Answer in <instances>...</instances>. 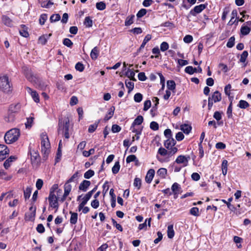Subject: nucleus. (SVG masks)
Here are the masks:
<instances>
[{
    "label": "nucleus",
    "mask_w": 251,
    "mask_h": 251,
    "mask_svg": "<svg viewBox=\"0 0 251 251\" xmlns=\"http://www.w3.org/2000/svg\"><path fill=\"white\" fill-rule=\"evenodd\" d=\"M78 172H75L65 183L64 192L62 189L58 188L57 184H53L50 190L48 200L50 204H57L58 202L68 204L72 201L70 193L72 186L70 184L72 182H77Z\"/></svg>",
    "instance_id": "nucleus-1"
},
{
    "label": "nucleus",
    "mask_w": 251,
    "mask_h": 251,
    "mask_svg": "<svg viewBox=\"0 0 251 251\" xmlns=\"http://www.w3.org/2000/svg\"><path fill=\"white\" fill-rule=\"evenodd\" d=\"M70 127V120L68 117H66L64 119L59 118L58 124V133L62 134L64 136L65 138L69 139L70 138V134L69 133Z\"/></svg>",
    "instance_id": "nucleus-2"
},
{
    "label": "nucleus",
    "mask_w": 251,
    "mask_h": 251,
    "mask_svg": "<svg viewBox=\"0 0 251 251\" xmlns=\"http://www.w3.org/2000/svg\"><path fill=\"white\" fill-rule=\"evenodd\" d=\"M41 152L43 155V159L46 160L50 153V148L49 139L46 133L43 132L41 134Z\"/></svg>",
    "instance_id": "nucleus-3"
},
{
    "label": "nucleus",
    "mask_w": 251,
    "mask_h": 251,
    "mask_svg": "<svg viewBox=\"0 0 251 251\" xmlns=\"http://www.w3.org/2000/svg\"><path fill=\"white\" fill-rule=\"evenodd\" d=\"M20 135V130L13 128L7 131L4 136V140L6 144H12L18 140Z\"/></svg>",
    "instance_id": "nucleus-4"
},
{
    "label": "nucleus",
    "mask_w": 251,
    "mask_h": 251,
    "mask_svg": "<svg viewBox=\"0 0 251 251\" xmlns=\"http://www.w3.org/2000/svg\"><path fill=\"white\" fill-rule=\"evenodd\" d=\"M0 89L4 93H8L11 91V87L6 75L0 77Z\"/></svg>",
    "instance_id": "nucleus-5"
},
{
    "label": "nucleus",
    "mask_w": 251,
    "mask_h": 251,
    "mask_svg": "<svg viewBox=\"0 0 251 251\" xmlns=\"http://www.w3.org/2000/svg\"><path fill=\"white\" fill-rule=\"evenodd\" d=\"M97 188L98 186H96L92 190L89 191L84 196H83V195L78 196L77 198V201L78 202L79 204H86L91 198L93 193L96 191Z\"/></svg>",
    "instance_id": "nucleus-6"
},
{
    "label": "nucleus",
    "mask_w": 251,
    "mask_h": 251,
    "mask_svg": "<svg viewBox=\"0 0 251 251\" xmlns=\"http://www.w3.org/2000/svg\"><path fill=\"white\" fill-rule=\"evenodd\" d=\"M97 188L98 186H96L92 190L89 191L84 196H83V195L78 196L77 198V201L78 202L79 204H86L91 198L93 193L96 191Z\"/></svg>",
    "instance_id": "nucleus-7"
},
{
    "label": "nucleus",
    "mask_w": 251,
    "mask_h": 251,
    "mask_svg": "<svg viewBox=\"0 0 251 251\" xmlns=\"http://www.w3.org/2000/svg\"><path fill=\"white\" fill-rule=\"evenodd\" d=\"M36 207L31 206L29 209V211L26 212L25 215V221H33L36 215Z\"/></svg>",
    "instance_id": "nucleus-8"
},
{
    "label": "nucleus",
    "mask_w": 251,
    "mask_h": 251,
    "mask_svg": "<svg viewBox=\"0 0 251 251\" xmlns=\"http://www.w3.org/2000/svg\"><path fill=\"white\" fill-rule=\"evenodd\" d=\"M30 159L33 165H37L40 162V156L37 151L30 149Z\"/></svg>",
    "instance_id": "nucleus-9"
},
{
    "label": "nucleus",
    "mask_w": 251,
    "mask_h": 251,
    "mask_svg": "<svg viewBox=\"0 0 251 251\" xmlns=\"http://www.w3.org/2000/svg\"><path fill=\"white\" fill-rule=\"evenodd\" d=\"M207 4H201L197 5L190 11V14L192 16H195L197 14L201 13L202 11L206 8Z\"/></svg>",
    "instance_id": "nucleus-10"
},
{
    "label": "nucleus",
    "mask_w": 251,
    "mask_h": 251,
    "mask_svg": "<svg viewBox=\"0 0 251 251\" xmlns=\"http://www.w3.org/2000/svg\"><path fill=\"white\" fill-rule=\"evenodd\" d=\"M9 152V149L5 145L0 144V161L6 158Z\"/></svg>",
    "instance_id": "nucleus-11"
},
{
    "label": "nucleus",
    "mask_w": 251,
    "mask_h": 251,
    "mask_svg": "<svg viewBox=\"0 0 251 251\" xmlns=\"http://www.w3.org/2000/svg\"><path fill=\"white\" fill-rule=\"evenodd\" d=\"M227 207L232 211H233L236 215H239L244 212V210L240 208V205H237L236 207L234 205H227Z\"/></svg>",
    "instance_id": "nucleus-12"
},
{
    "label": "nucleus",
    "mask_w": 251,
    "mask_h": 251,
    "mask_svg": "<svg viewBox=\"0 0 251 251\" xmlns=\"http://www.w3.org/2000/svg\"><path fill=\"white\" fill-rule=\"evenodd\" d=\"M190 159V156H188L187 157H186L184 155H179L177 158L176 159L175 162L180 164V163H185L184 166H186L187 165L189 159Z\"/></svg>",
    "instance_id": "nucleus-13"
},
{
    "label": "nucleus",
    "mask_w": 251,
    "mask_h": 251,
    "mask_svg": "<svg viewBox=\"0 0 251 251\" xmlns=\"http://www.w3.org/2000/svg\"><path fill=\"white\" fill-rule=\"evenodd\" d=\"M171 190L173 192L174 195V198L175 199L176 198L178 194L181 190L180 185L176 182L174 183L172 186Z\"/></svg>",
    "instance_id": "nucleus-14"
},
{
    "label": "nucleus",
    "mask_w": 251,
    "mask_h": 251,
    "mask_svg": "<svg viewBox=\"0 0 251 251\" xmlns=\"http://www.w3.org/2000/svg\"><path fill=\"white\" fill-rule=\"evenodd\" d=\"M208 99H210L211 100L215 103L219 102L221 101L222 99L221 94L218 91H216Z\"/></svg>",
    "instance_id": "nucleus-15"
},
{
    "label": "nucleus",
    "mask_w": 251,
    "mask_h": 251,
    "mask_svg": "<svg viewBox=\"0 0 251 251\" xmlns=\"http://www.w3.org/2000/svg\"><path fill=\"white\" fill-rule=\"evenodd\" d=\"M27 92L30 94L31 96L32 97V99L36 102H39V97L37 93L35 91H33L29 87L26 88Z\"/></svg>",
    "instance_id": "nucleus-16"
},
{
    "label": "nucleus",
    "mask_w": 251,
    "mask_h": 251,
    "mask_svg": "<svg viewBox=\"0 0 251 251\" xmlns=\"http://www.w3.org/2000/svg\"><path fill=\"white\" fill-rule=\"evenodd\" d=\"M154 174L155 171L152 169H151L148 171L145 177L146 181L147 183H150L151 182L154 176Z\"/></svg>",
    "instance_id": "nucleus-17"
},
{
    "label": "nucleus",
    "mask_w": 251,
    "mask_h": 251,
    "mask_svg": "<svg viewBox=\"0 0 251 251\" xmlns=\"http://www.w3.org/2000/svg\"><path fill=\"white\" fill-rule=\"evenodd\" d=\"M91 182L90 181L84 180L80 184L79 186V189L83 192H86L87 190L88 187L90 185Z\"/></svg>",
    "instance_id": "nucleus-18"
},
{
    "label": "nucleus",
    "mask_w": 251,
    "mask_h": 251,
    "mask_svg": "<svg viewBox=\"0 0 251 251\" xmlns=\"http://www.w3.org/2000/svg\"><path fill=\"white\" fill-rule=\"evenodd\" d=\"M21 109V105L19 103L11 104L9 107L8 111L10 112L17 114Z\"/></svg>",
    "instance_id": "nucleus-19"
},
{
    "label": "nucleus",
    "mask_w": 251,
    "mask_h": 251,
    "mask_svg": "<svg viewBox=\"0 0 251 251\" xmlns=\"http://www.w3.org/2000/svg\"><path fill=\"white\" fill-rule=\"evenodd\" d=\"M176 144V141L173 138L168 139L164 142V146L168 150H170L171 148L174 147Z\"/></svg>",
    "instance_id": "nucleus-20"
},
{
    "label": "nucleus",
    "mask_w": 251,
    "mask_h": 251,
    "mask_svg": "<svg viewBox=\"0 0 251 251\" xmlns=\"http://www.w3.org/2000/svg\"><path fill=\"white\" fill-rule=\"evenodd\" d=\"M100 50L97 47H94L90 53V56L93 60H96L99 54Z\"/></svg>",
    "instance_id": "nucleus-21"
},
{
    "label": "nucleus",
    "mask_w": 251,
    "mask_h": 251,
    "mask_svg": "<svg viewBox=\"0 0 251 251\" xmlns=\"http://www.w3.org/2000/svg\"><path fill=\"white\" fill-rule=\"evenodd\" d=\"M175 235L173 225H170L167 227V236L169 238L172 239Z\"/></svg>",
    "instance_id": "nucleus-22"
},
{
    "label": "nucleus",
    "mask_w": 251,
    "mask_h": 251,
    "mask_svg": "<svg viewBox=\"0 0 251 251\" xmlns=\"http://www.w3.org/2000/svg\"><path fill=\"white\" fill-rule=\"evenodd\" d=\"M180 129L183 131V132L186 134H188L192 130V127L190 125L187 124H183L181 125Z\"/></svg>",
    "instance_id": "nucleus-23"
},
{
    "label": "nucleus",
    "mask_w": 251,
    "mask_h": 251,
    "mask_svg": "<svg viewBox=\"0 0 251 251\" xmlns=\"http://www.w3.org/2000/svg\"><path fill=\"white\" fill-rule=\"evenodd\" d=\"M16 114L8 111L7 115L5 117V120L7 122H13L15 119Z\"/></svg>",
    "instance_id": "nucleus-24"
},
{
    "label": "nucleus",
    "mask_w": 251,
    "mask_h": 251,
    "mask_svg": "<svg viewBox=\"0 0 251 251\" xmlns=\"http://www.w3.org/2000/svg\"><path fill=\"white\" fill-rule=\"evenodd\" d=\"M115 109V108L114 106H111L110 109H109L108 113L105 115L104 120L106 121L109 120L110 119H111L112 116H113L114 110Z\"/></svg>",
    "instance_id": "nucleus-25"
},
{
    "label": "nucleus",
    "mask_w": 251,
    "mask_h": 251,
    "mask_svg": "<svg viewBox=\"0 0 251 251\" xmlns=\"http://www.w3.org/2000/svg\"><path fill=\"white\" fill-rule=\"evenodd\" d=\"M71 218L70 219V223L72 225H75L77 223L78 215L77 213L72 212L70 211Z\"/></svg>",
    "instance_id": "nucleus-26"
},
{
    "label": "nucleus",
    "mask_w": 251,
    "mask_h": 251,
    "mask_svg": "<svg viewBox=\"0 0 251 251\" xmlns=\"http://www.w3.org/2000/svg\"><path fill=\"white\" fill-rule=\"evenodd\" d=\"M2 20L5 25L8 26H11L13 25L12 21L7 16H3Z\"/></svg>",
    "instance_id": "nucleus-27"
},
{
    "label": "nucleus",
    "mask_w": 251,
    "mask_h": 251,
    "mask_svg": "<svg viewBox=\"0 0 251 251\" xmlns=\"http://www.w3.org/2000/svg\"><path fill=\"white\" fill-rule=\"evenodd\" d=\"M151 38V36L150 34H147L145 37L144 38V39L143 40V43H142L141 45L140 46V47L139 48L138 50V51H140L141 50H142L145 46L146 44L148 42H149Z\"/></svg>",
    "instance_id": "nucleus-28"
},
{
    "label": "nucleus",
    "mask_w": 251,
    "mask_h": 251,
    "mask_svg": "<svg viewBox=\"0 0 251 251\" xmlns=\"http://www.w3.org/2000/svg\"><path fill=\"white\" fill-rule=\"evenodd\" d=\"M5 197V200L3 201V202H7L8 204H11V201H8L9 199L11 198L10 194L9 193H3L2 194L1 196L0 197V201L2 202V201L3 199V198Z\"/></svg>",
    "instance_id": "nucleus-29"
},
{
    "label": "nucleus",
    "mask_w": 251,
    "mask_h": 251,
    "mask_svg": "<svg viewBox=\"0 0 251 251\" xmlns=\"http://www.w3.org/2000/svg\"><path fill=\"white\" fill-rule=\"evenodd\" d=\"M126 75L130 78V80L136 81V79L134 77L135 73L133 70L130 69H127V71L126 73Z\"/></svg>",
    "instance_id": "nucleus-30"
},
{
    "label": "nucleus",
    "mask_w": 251,
    "mask_h": 251,
    "mask_svg": "<svg viewBox=\"0 0 251 251\" xmlns=\"http://www.w3.org/2000/svg\"><path fill=\"white\" fill-rule=\"evenodd\" d=\"M25 77L27 79H28L31 82H36V78L31 73V72L27 70L26 72H25Z\"/></svg>",
    "instance_id": "nucleus-31"
},
{
    "label": "nucleus",
    "mask_w": 251,
    "mask_h": 251,
    "mask_svg": "<svg viewBox=\"0 0 251 251\" xmlns=\"http://www.w3.org/2000/svg\"><path fill=\"white\" fill-rule=\"evenodd\" d=\"M167 170L164 168H160L157 172V175L162 178H165L167 175Z\"/></svg>",
    "instance_id": "nucleus-32"
},
{
    "label": "nucleus",
    "mask_w": 251,
    "mask_h": 251,
    "mask_svg": "<svg viewBox=\"0 0 251 251\" xmlns=\"http://www.w3.org/2000/svg\"><path fill=\"white\" fill-rule=\"evenodd\" d=\"M144 120V118L142 116L139 115L134 120L133 122L132 123L131 125L136 126V125H140L143 123Z\"/></svg>",
    "instance_id": "nucleus-33"
},
{
    "label": "nucleus",
    "mask_w": 251,
    "mask_h": 251,
    "mask_svg": "<svg viewBox=\"0 0 251 251\" xmlns=\"http://www.w3.org/2000/svg\"><path fill=\"white\" fill-rule=\"evenodd\" d=\"M237 106L242 109H246L249 107V103L244 100H240Z\"/></svg>",
    "instance_id": "nucleus-34"
},
{
    "label": "nucleus",
    "mask_w": 251,
    "mask_h": 251,
    "mask_svg": "<svg viewBox=\"0 0 251 251\" xmlns=\"http://www.w3.org/2000/svg\"><path fill=\"white\" fill-rule=\"evenodd\" d=\"M176 83L174 80H168L167 82V87L168 89L174 91L176 89Z\"/></svg>",
    "instance_id": "nucleus-35"
},
{
    "label": "nucleus",
    "mask_w": 251,
    "mask_h": 251,
    "mask_svg": "<svg viewBox=\"0 0 251 251\" xmlns=\"http://www.w3.org/2000/svg\"><path fill=\"white\" fill-rule=\"evenodd\" d=\"M190 214L191 215L198 217L200 215V212H199V209L197 207H194L190 209L189 211Z\"/></svg>",
    "instance_id": "nucleus-36"
},
{
    "label": "nucleus",
    "mask_w": 251,
    "mask_h": 251,
    "mask_svg": "<svg viewBox=\"0 0 251 251\" xmlns=\"http://www.w3.org/2000/svg\"><path fill=\"white\" fill-rule=\"evenodd\" d=\"M83 24L86 27H90L92 26L93 21L91 20L90 17L88 16L85 17Z\"/></svg>",
    "instance_id": "nucleus-37"
},
{
    "label": "nucleus",
    "mask_w": 251,
    "mask_h": 251,
    "mask_svg": "<svg viewBox=\"0 0 251 251\" xmlns=\"http://www.w3.org/2000/svg\"><path fill=\"white\" fill-rule=\"evenodd\" d=\"M15 159L16 157L13 156H11L9 158L6 159L3 164L5 168L7 169L10 166V163Z\"/></svg>",
    "instance_id": "nucleus-38"
},
{
    "label": "nucleus",
    "mask_w": 251,
    "mask_h": 251,
    "mask_svg": "<svg viewBox=\"0 0 251 251\" xmlns=\"http://www.w3.org/2000/svg\"><path fill=\"white\" fill-rule=\"evenodd\" d=\"M32 192V188L27 187L24 191V198L25 200L29 199Z\"/></svg>",
    "instance_id": "nucleus-39"
},
{
    "label": "nucleus",
    "mask_w": 251,
    "mask_h": 251,
    "mask_svg": "<svg viewBox=\"0 0 251 251\" xmlns=\"http://www.w3.org/2000/svg\"><path fill=\"white\" fill-rule=\"evenodd\" d=\"M185 72L189 75H192L197 72V68L190 66H187L185 69Z\"/></svg>",
    "instance_id": "nucleus-40"
},
{
    "label": "nucleus",
    "mask_w": 251,
    "mask_h": 251,
    "mask_svg": "<svg viewBox=\"0 0 251 251\" xmlns=\"http://www.w3.org/2000/svg\"><path fill=\"white\" fill-rule=\"evenodd\" d=\"M222 169L223 174L224 176L226 175L227 171V161L226 160H224L222 164Z\"/></svg>",
    "instance_id": "nucleus-41"
},
{
    "label": "nucleus",
    "mask_w": 251,
    "mask_h": 251,
    "mask_svg": "<svg viewBox=\"0 0 251 251\" xmlns=\"http://www.w3.org/2000/svg\"><path fill=\"white\" fill-rule=\"evenodd\" d=\"M21 26L22 28L19 30L20 35L24 37H27L29 34L26 29H25V25H22Z\"/></svg>",
    "instance_id": "nucleus-42"
},
{
    "label": "nucleus",
    "mask_w": 251,
    "mask_h": 251,
    "mask_svg": "<svg viewBox=\"0 0 251 251\" xmlns=\"http://www.w3.org/2000/svg\"><path fill=\"white\" fill-rule=\"evenodd\" d=\"M120 165L119 161L116 162L114 166L112 168V171L113 174H117L120 170Z\"/></svg>",
    "instance_id": "nucleus-43"
},
{
    "label": "nucleus",
    "mask_w": 251,
    "mask_h": 251,
    "mask_svg": "<svg viewBox=\"0 0 251 251\" xmlns=\"http://www.w3.org/2000/svg\"><path fill=\"white\" fill-rule=\"evenodd\" d=\"M126 161L127 163H129L133 161L138 162L139 160L135 155H130L127 157Z\"/></svg>",
    "instance_id": "nucleus-44"
},
{
    "label": "nucleus",
    "mask_w": 251,
    "mask_h": 251,
    "mask_svg": "<svg viewBox=\"0 0 251 251\" xmlns=\"http://www.w3.org/2000/svg\"><path fill=\"white\" fill-rule=\"evenodd\" d=\"M60 16L59 14H52L50 19L51 23L56 22L60 20Z\"/></svg>",
    "instance_id": "nucleus-45"
},
{
    "label": "nucleus",
    "mask_w": 251,
    "mask_h": 251,
    "mask_svg": "<svg viewBox=\"0 0 251 251\" xmlns=\"http://www.w3.org/2000/svg\"><path fill=\"white\" fill-rule=\"evenodd\" d=\"M134 18V15H132L130 16H128L126 18L125 25L126 26H129L131 25L133 23V19Z\"/></svg>",
    "instance_id": "nucleus-46"
},
{
    "label": "nucleus",
    "mask_w": 251,
    "mask_h": 251,
    "mask_svg": "<svg viewBox=\"0 0 251 251\" xmlns=\"http://www.w3.org/2000/svg\"><path fill=\"white\" fill-rule=\"evenodd\" d=\"M99 123V121L96 122L94 124L90 125V126H89V128H88V132L89 133L94 132L97 129Z\"/></svg>",
    "instance_id": "nucleus-47"
},
{
    "label": "nucleus",
    "mask_w": 251,
    "mask_h": 251,
    "mask_svg": "<svg viewBox=\"0 0 251 251\" xmlns=\"http://www.w3.org/2000/svg\"><path fill=\"white\" fill-rule=\"evenodd\" d=\"M251 30L248 26H242L241 28V33L243 35H248Z\"/></svg>",
    "instance_id": "nucleus-48"
},
{
    "label": "nucleus",
    "mask_w": 251,
    "mask_h": 251,
    "mask_svg": "<svg viewBox=\"0 0 251 251\" xmlns=\"http://www.w3.org/2000/svg\"><path fill=\"white\" fill-rule=\"evenodd\" d=\"M95 174L94 171L92 170H89L84 174V177L86 179H89Z\"/></svg>",
    "instance_id": "nucleus-49"
},
{
    "label": "nucleus",
    "mask_w": 251,
    "mask_h": 251,
    "mask_svg": "<svg viewBox=\"0 0 251 251\" xmlns=\"http://www.w3.org/2000/svg\"><path fill=\"white\" fill-rule=\"evenodd\" d=\"M53 2H51L50 0L49 1H43L41 3V6L42 7L49 8L50 5H53Z\"/></svg>",
    "instance_id": "nucleus-50"
},
{
    "label": "nucleus",
    "mask_w": 251,
    "mask_h": 251,
    "mask_svg": "<svg viewBox=\"0 0 251 251\" xmlns=\"http://www.w3.org/2000/svg\"><path fill=\"white\" fill-rule=\"evenodd\" d=\"M96 8L99 10H103L106 8V4L103 1L97 2L96 3Z\"/></svg>",
    "instance_id": "nucleus-51"
},
{
    "label": "nucleus",
    "mask_w": 251,
    "mask_h": 251,
    "mask_svg": "<svg viewBox=\"0 0 251 251\" xmlns=\"http://www.w3.org/2000/svg\"><path fill=\"white\" fill-rule=\"evenodd\" d=\"M48 18L47 14H42L40 15L39 18V23L41 25H43Z\"/></svg>",
    "instance_id": "nucleus-52"
},
{
    "label": "nucleus",
    "mask_w": 251,
    "mask_h": 251,
    "mask_svg": "<svg viewBox=\"0 0 251 251\" xmlns=\"http://www.w3.org/2000/svg\"><path fill=\"white\" fill-rule=\"evenodd\" d=\"M34 118L30 117L27 118V122L25 123L26 128H30L32 126Z\"/></svg>",
    "instance_id": "nucleus-53"
},
{
    "label": "nucleus",
    "mask_w": 251,
    "mask_h": 251,
    "mask_svg": "<svg viewBox=\"0 0 251 251\" xmlns=\"http://www.w3.org/2000/svg\"><path fill=\"white\" fill-rule=\"evenodd\" d=\"M234 43L235 38L234 36H232L228 39V41L226 44L227 47L229 48L233 47L234 45Z\"/></svg>",
    "instance_id": "nucleus-54"
},
{
    "label": "nucleus",
    "mask_w": 251,
    "mask_h": 251,
    "mask_svg": "<svg viewBox=\"0 0 251 251\" xmlns=\"http://www.w3.org/2000/svg\"><path fill=\"white\" fill-rule=\"evenodd\" d=\"M63 44L64 45L69 48H72L73 43L72 41L69 38H65L63 41Z\"/></svg>",
    "instance_id": "nucleus-55"
},
{
    "label": "nucleus",
    "mask_w": 251,
    "mask_h": 251,
    "mask_svg": "<svg viewBox=\"0 0 251 251\" xmlns=\"http://www.w3.org/2000/svg\"><path fill=\"white\" fill-rule=\"evenodd\" d=\"M142 99L143 96L141 93H138L135 94L134 96V100L135 102H140L142 101Z\"/></svg>",
    "instance_id": "nucleus-56"
},
{
    "label": "nucleus",
    "mask_w": 251,
    "mask_h": 251,
    "mask_svg": "<svg viewBox=\"0 0 251 251\" xmlns=\"http://www.w3.org/2000/svg\"><path fill=\"white\" fill-rule=\"evenodd\" d=\"M95 152V149L92 148L89 150V151H84L82 152V154L85 157H89L90 155L94 154Z\"/></svg>",
    "instance_id": "nucleus-57"
},
{
    "label": "nucleus",
    "mask_w": 251,
    "mask_h": 251,
    "mask_svg": "<svg viewBox=\"0 0 251 251\" xmlns=\"http://www.w3.org/2000/svg\"><path fill=\"white\" fill-rule=\"evenodd\" d=\"M248 55V51L246 50L244 51L243 52V53H242V54L241 55V58L240 59V61L241 62L244 63L246 60Z\"/></svg>",
    "instance_id": "nucleus-58"
},
{
    "label": "nucleus",
    "mask_w": 251,
    "mask_h": 251,
    "mask_svg": "<svg viewBox=\"0 0 251 251\" xmlns=\"http://www.w3.org/2000/svg\"><path fill=\"white\" fill-rule=\"evenodd\" d=\"M147 13V10L146 9L142 8L140 9L136 14L138 18H141L145 15Z\"/></svg>",
    "instance_id": "nucleus-59"
},
{
    "label": "nucleus",
    "mask_w": 251,
    "mask_h": 251,
    "mask_svg": "<svg viewBox=\"0 0 251 251\" xmlns=\"http://www.w3.org/2000/svg\"><path fill=\"white\" fill-rule=\"evenodd\" d=\"M75 68L77 71L81 72L84 70V67L83 64L81 62H77L75 66Z\"/></svg>",
    "instance_id": "nucleus-60"
},
{
    "label": "nucleus",
    "mask_w": 251,
    "mask_h": 251,
    "mask_svg": "<svg viewBox=\"0 0 251 251\" xmlns=\"http://www.w3.org/2000/svg\"><path fill=\"white\" fill-rule=\"evenodd\" d=\"M133 185L139 189L141 185V180L139 178H135L134 180Z\"/></svg>",
    "instance_id": "nucleus-61"
},
{
    "label": "nucleus",
    "mask_w": 251,
    "mask_h": 251,
    "mask_svg": "<svg viewBox=\"0 0 251 251\" xmlns=\"http://www.w3.org/2000/svg\"><path fill=\"white\" fill-rule=\"evenodd\" d=\"M126 87L128 89V93H130L134 88V83L131 81L127 82L126 81Z\"/></svg>",
    "instance_id": "nucleus-62"
},
{
    "label": "nucleus",
    "mask_w": 251,
    "mask_h": 251,
    "mask_svg": "<svg viewBox=\"0 0 251 251\" xmlns=\"http://www.w3.org/2000/svg\"><path fill=\"white\" fill-rule=\"evenodd\" d=\"M36 230L39 233H43L45 232V229L43 224H38L36 227Z\"/></svg>",
    "instance_id": "nucleus-63"
},
{
    "label": "nucleus",
    "mask_w": 251,
    "mask_h": 251,
    "mask_svg": "<svg viewBox=\"0 0 251 251\" xmlns=\"http://www.w3.org/2000/svg\"><path fill=\"white\" fill-rule=\"evenodd\" d=\"M169 48V44L166 42H163L160 45V50L162 51H165L167 50Z\"/></svg>",
    "instance_id": "nucleus-64"
}]
</instances>
